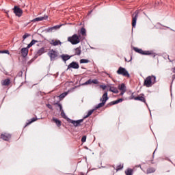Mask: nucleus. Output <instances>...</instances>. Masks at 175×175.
<instances>
[{
    "mask_svg": "<svg viewBox=\"0 0 175 175\" xmlns=\"http://www.w3.org/2000/svg\"><path fill=\"white\" fill-rule=\"evenodd\" d=\"M100 102L106 104V102L109 100V96H107V92H105L102 97L100 98Z\"/></svg>",
    "mask_w": 175,
    "mask_h": 175,
    "instance_id": "14",
    "label": "nucleus"
},
{
    "mask_svg": "<svg viewBox=\"0 0 175 175\" xmlns=\"http://www.w3.org/2000/svg\"><path fill=\"white\" fill-rule=\"evenodd\" d=\"M48 55L50 57L51 61H55L57 57H58V51H56L54 49H51L48 52Z\"/></svg>",
    "mask_w": 175,
    "mask_h": 175,
    "instance_id": "4",
    "label": "nucleus"
},
{
    "mask_svg": "<svg viewBox=\"0 0 175 175\" xmlns=\"http://www.w3.org/2000/svg\"><path fill=\"white\" fill-rule=\"evenodd\" d=\"M80 38H81V36L74 34L72 36L68 38V42H70L71 44H79L80 42Z\"/></svg>",
    "mask_w": 175,
    "mask_h": 175,
    "instance_id": "2",
    "label": "nucleus"
},
{
    "mask_svg": "<svg viewBox=\"0 0 175 175\" xmlns=\"http://www.w3.org/2000/svg\"><path fill=\"white\" fill-rule=\"evenodd\" d=\"M2 85H9L10 84V79H6L1 82Z\"/></svg>",
    "mask_w": 175,
    "mask_h": 175,
    "instance_id": "27",
    "label": "nucleus"
},
{
    "mask_svg": "<svg viewBox=\"0 0 175 175\" xmlns=\"http://www.w3.org/2000/svg\"><path fill=\"white\" fill-rule=\"evenodd\" d=\"M29 36H31V34L28 33H25L23 36V40H25V39H27V38H29Z\"/></svg>",
    "mask_w": 175,
    "mask_h": 175,
    "instance_id": "37",
    "label": "nucleus"
},
{
    "mask_svg": "<svg viewBox=\"0 0 175 175\" xmlns=\"http://www.w3.org/2000/svg\"><path fill=\"white\" fill-rule=\"evenodd\" d=\"M61 27H62V25H55L51 27H48V28L45 29L44 31L46 33L55 32V31H57V29H59V28H61Z\"/></svg>",
    "mask_w": 175,
    "mask_h": 175,
    "instance_id": "7",
    "label": "nucleus"
},
{
    "mask_svg": "<svg viewBox=\"0 0 175 175\" xmlns=\"http://www.w3.org/2000/svg\"><path fill=\"white\" fill-rule=\"evenodd\" d=\"M95 110H96L95 109L89 110L87 115L83 116V120H85V118H88V117H90V116H91L92 114V113H94V111H95Z\"/></svg>",
    "mask_w": 175,
    "mask_h": 175,
    "instance_id": "22",
    "label": "nucleus"
},
{
    "mask_svg": "<svg viewBox=\"0 0 175 175\" xmlns=\"http://www.w3.org/2000/svg\"><path fill=\"white\" fill-rule=\"evenodd\" d=\"M75 55H81V46H79V47L75 49Z\"/></svg>",
    "mask_w": 175,
    "mask_h": 175,
    "instance_id": "21",
    "label": "nucleus"
},
{
    "mask_svg": "<svg viewBox=\"0 0 175 175\" xmlns=\"http://www.w3.org/2000/svg\"><path fill=\"white\" fill-rule=\"evenodd\" d=\"M59 57L62 58L64 62H66V61H69L70 58H72V56L68 54H62L59 56Z\"/></svg>",
    "mask_w": 175,
    "mask_h": 175,
    "instance_id": "15",
    "label": "nucleus"
},
{
    "mask_svg": "<svg viewBox=\"0 0 175 175\" xmlns=\"http://www.w3.org/2000/svg\"><path fill=\"white\" fill-rule=\"evenodd\" d=\"M172 79H173V80H174V79H175V75H174L172 76Z\"/></svg>",
    "mask_w": 175,
    "mask_h": 175,
    "instance_id": "47",
    "label": "nucleus"
},
{
    "mask_svg": "<svg viewBox=\"0 0 175 175\" xmlns=\"http://www.w3.org/2000/svg\"><path fill=\"white\" fill-rule=\"evenodd\" d=\"M0 54H10V52H9V50H3L0 51Z\"/></svg>",
    "mask_w": 175,
    "mask_h": 175,
    "instance_id": "39",
    "label": "nucleus"
},
{
    "mask_svg": "<svg viewBox=\"0 0 175 175\" xmlns=\"http://www.w3.org/2000/svg\"><path fill=\"white\" fill-rule=\"evenodd\" d=\"M47 18H49V16L44 15V16H40V17L35 18L34 19L31 20V23L43 21V20H47Z\"/></svg>",
    "mask_w": 175,
    "mask_h": 175,
    "instance_id": "12",
    "label": "nucleus"
},
{
    "mask_svg": "<svg viewBox=\"0 0 175 175\" xmlns=\"http://www.w3.org/2000/svg\"><path fill=\"white\" fill-rule=\"evenodd\" d=\"M14 13L15 14V15L17 17H21V16H23V10H21V8L17 7V5H15L14 7Z\"/></svg>",
    "mask_w": 175,
    "mask_h": 175,
    "instance_id": "8",
    "label": "nucleus"
},
{
    "mask_svg": "<svg viewBox=\"0 0 175 175\" xmlns=\"http://www.w3.org/2000/svg\"><path fill=\"white\" fill-rule=\"evenodd\" d=\"M126 92H124V91H121L120 94V96H122V95H124V94Z\"/></svg>",
    "mask_w": 175,
    "mask_h": 175,
    "instance_id": "45",
    "label": "nucleus"
},
{
    "mask_svg": "<svg viewBox=\"0 0 175 175\" xmlns=\"http://www.w3.org/2000/svg\"><path fill=\"white\" fill-rule=\"evenodd\" d=\"M105 105H106V104L103 102L98 103L97 105H96L94 107V110H98V109H100V107H103V106H105Z\"/></svg>",
    "mask_w": 175,
    "mask_h": 175,
    "instance_id": "23",
    "label": "nucleus"
},
{
    "mask_svg": "<svg viewBox=\"0 0 175 175\" xmlns=\"http://www.w3.org/2000/svg\"><path fill=\"white\" fill-rule=\"evenodd\" d=\"M68 94V92H63L58 96V98H59V99H64V98H65V96H66Z\"/></svg>",
    "mask_w": 175,
    "mask_h": 175,
    "instance_id": "34",
    "label": "nucleus"
},
{
    "mask_svg": "<svg viewBox=\"0 0 175 175\" xmlns=\"http://www.w3.org/2000/svg\"><path fill=\"white\" fill-rule=\"evenodd\" d=\"M124 101V98H118L116 100L112 101L108 104L109 106H113L114 105H118V103H121V102Z\"/></svg>",
    "mask_w": 175,
    "mask_h": 175,
    "instance_id": "17",
    "label": "nucleus"
},
{
    "mask_svg": "<svg viewBox=\"0 0 175 175\" xmlns=\"http://www.w3.org/2000/svg\"><path fill=\"white\" fill-rule=\"evenodd\" d=\"M166 28H168V29H169L170 27H166Z\"/></svg>",
    "mask_w": 175,
    "mask_h": 175,
    "instance_id": "52",
    "label": "nucleus"
},
{
    "mask_svg": "<svg viewBox=\"0 0 175 175\" xmlns=\"http://www.w3.org/2000/svg\"><path fill=\"white\" fill-rule=\"evenodd\" d=\"M131 98H132V99H134L135 100H139L140 102H144V103H145V105H146V106L148 107V105L146 102V98H144V96H138L137 97H135L133 94H132Z\"/></svg>",
    "mask_w": 175,
    "mask_h": 175,
    "instance_id": "9",
    "label": "nucleus"
},
{
    "mask_svg": "<svg viewBox=\"0 0 175 175\" xmlns=\"http://www.w3.org/2000/svg\"><path fill=\"white\" fill-rule=\"evenodd\" d=\"M92 49L95 50V48H92Z\"/></svg>",
    "mask_w": 175,
    "mask_h": 175,
    "instance_id": "51",
    "label": "nucleus"
},
{
    "mask_svg": "<svg viewBox=\"0 0 175 175\" xmlns=\"http://www.w3.org/2000/svg\"><path fill=\"white\" fill-rule=\"evenodd\" d=\"M108 90L113 94H118L119 91L113 86H109Z\"/></svg>",
    "mask_w": 175,
    "mask_h": 175,
    "instance_id": "19",
    "label": "nucleus"
},
{
    "mask_svg": "<svg viewBox=\"0 0 175 175\" xmlns=\"http://www.w3.org/2000/svg\"><path fill=\"white\" fill-rule=\"evenodd\" d=\"M125 174L126 175H133V170L129 168L125 170Z\"/></svg>",
    "mask_w": 175,
    "mask_h": 175,
    "instance_id": "25",
    "label": "nucleus"
},
{
    "mask_svg": "<svg viewBox=\"0 0 175 175\" xmlns=\"http://www.w3.org/2000/svg\"><path fill=\"white\" fill-rule=\"evenodd\" d=\"M118 90H120V91L126 92V86H125V83H121L119 85Z\"/></svg>",
    "mask_w": 175,
    "mask_h": 175,
    "instance_id": "20",
    "label": "nucleus"
},
{
    "mask_svg": "<svg viewBox=\"0 0 175 175\" xmlns=\"http://www.w3.org/2000/svg\"><path fill=\"white\" fill-rule=\"evenodd\" d=\"M38 55H42V54H44V47H42L37 51Z\"/></svg>",
    "mask_w": 175,
    "mask_h": 175,
    "instance_id": "30",
    "label": "nucleus"
},
{
    "mask_svg": "<svg viewBox=\"0 0 175 175\" xmlns=\"http://www.w3.org/2000/svg\"><path fill=\"white\" fill-rule=\"evenodd\" d=\"M124 167V166H122L121 165L116 167V171L118 172V170H121Z\"/></svg>",
    "mask_w": 175,
    "mask_h": 175,
    "instance_id": "42",
    "label": "nucleus"
},
{
    "mask_svg": "<svg viewBox=\"0 0 175 175\" xmlns=\"http://www.w3.org/2000/svg\"><path fill=\"white\" fill-rule=\"evenodd\" d=\"M88 84H92V79L88 80L86 82L83 83V85H88Z\"/></svg>",
    "mask_w": 175,
    "mask_h": 175,
    "instance_id": "38",
    "label": "nucleus"
},
{
    "mask_svg": "<svg viewBox=\"0 0 175 175\" xmlns=\"http://www.w3.org/2000/svg\"><path fill=\"white\" fill-rule=\"evenodd\" d=\"M146 172H147V174L154 173L155 172V168H154V167L148 168Z\"/></svg>",
    "mask_w": 175,
    "mask_h": 175,
    "instance_id": "33",
    "label": "nucleus"
},
{
    "mask_svg": "<svg viewBox=\"0 0 175 175\" xmlns=\"http://www.w3.org/2000/svg\"><path fill=\"white\" fill-rule=\"evenodd\" d=\"M50 44H51L52 46H58L59 44H62V42L59 40H52L50 42Z\"/></svg>",
    "mask_w": 175,
    "mask_h": 175,
    "instance_id": "18",
    "label": "nucleus"
},
{
    "mask_svg": "<svg viewBox=\"0 0 175 175\" xmlns=\"http://www.w3.org/2000/svg\"><path fill=\"white\" fill-rule=\"evenodd\" d=\"M155 83H157V77L151 75L146 78L144 82V85L148 88L150 87H152V85L155 84Z\"/></svg>",
    "mask_w": 175,
    "mask_h": 175,
    "instance_id": "1",
    "label": "nucleus"
},
{
    "mask_svg": "<svg viewBox=\"0 0 175 175\" xmlns=\"http://www.w3.org/2000/svg\"><path fill=\"white\" fill-rule=\"evenodd\" d=\"M157 25H161V23H157Z\"/></svg>",
    "mask_w": 175,
    "mask_h": 175,
    "instance_id": "49",
    "label": "nucleus"
},
{
    "mask_svg": "<svg viewBox=\"0 0 175 175\" xmlns=\"http://www.w3.org/2000/svg\"><path fill=\"white\" fill-rule=\"evenodd\" d=\"M12 138V135L9 133H3L1 135V139L4 140L5 142H9Z\"/></svg>",
    "mask_w": 175,
    "mask_h": 175,
    "instance_id": "11",
    "label": "nucleus"
},
{
    "mask_svg": "<svg viewBox=\"0 0 175 175\" xmlns=\"http://www.w3.org/2000/svg\"><path fill=\"white\" fill-rule=\"evenodd\" d=\"M82 143H85L87 142V135H83L81 138Z\"/></svg>",
    "mask_w": 175,
    "mask_h": 175,
    "instance_id": "40",
    "label": "nucleus"
},
{
    "mask_svg": "<svg viewBox=\"0 0 175 175\" xmlns=\"http://www.w3.org/2000/svg\"><path fill=\"white\" fill-rule=\"evenodd\" d=\"M107 86H106V85H100V88H102V90H106Z\"/></svg>",
    "mask_w": 175,
    "mask_h": 175,
    "instance_id": "43",
    "label": "nucleus"
},
{
    "mask_svg": "<svg viewBox=\"0 0 175 175\" xmlns=\"http://www.w3.org/2000/svg\"><path fill=\"white\" fill-rule=\"evenodd\" d=\"M137 17H139V10H136L132 14V27L135 28L136 27V23H137Z\"/></svg>",
    "mask_w": 175,
    "mask_h": 175,
    "instance_id": "5",
    "label": "nucleus"
},
{
    "mask_svg": "<svg viewBox=\"0 0 175 175\" xmlns=\"http://www.w3.org/2000/svg\"><path fill=\"white\" fill-rule=\"evenodd\" d=\"M29 50V48H28V46H27L26 48H22L21 53L22 54V57H23V58H25L27 57V55H28V51Z\"/></svg>",
    "mask_w": 175,
    "mask_h": 175,
    "instance_id": "13",
    "label": "nucleus"
},
{
    "mask_svg": "<svg viewBox=\"0 0 175 175\" xmlns=\"http://www.w3.org/2000/svg\"><path fill=\"white\" fill-rule=\"evenodd\" d=\"M61 116L62 117V118H64V120H67L70 119L69 118H68V116H66V114L65 113V111H64V109H62L61 111Z\"/></svg>",
    "mask_w": 175,
    "mask_h": 175,
    "instance_id": "29",
    "label": "nucleus"
},
{
    "mask_svg": "<svg viewBox=\"0 0 175 175\" xmlns=\"http://www.w3.org/2000/svg\"><path fill=\"white\" fill-rule=\"evenodd\" d=\"M80 65L76 62H71L68 66L67 69H79Z\"/></svg>",
    "mask_w": 175,
    "mask_h": 175,
    "instance_id": "10",
    "label": "nucleus"
},
{
    "mask_svg": "<svg viewBox=\"0 0 175 175\" xmlns=\"http://www.w3.org/2000/svg\"><path fill=\"white\" fill-rule=\"evenodd\" d=\"M173 73H175V67L172 70Z\"/></svg>",
    "mask_w": 175,
    "mask_h": 175,
    "instance_id": "46",
    "label": "nucleus"
},
{
    "mask_svg": "<svg viewBox=\"0 0 175 175\" xmlns=\"http://www.w3.org/2000/svg\"><path fill=\"white\" fill-rule=\"evenodd\" d=\"M53 121H54V122H55L57 126H61V120L55 118H53Z\"/></svg>",
    "mask_w": 175,
    "mask_h": 175,
    "instance_id": "28",
    "label": "nucleus"
},
{
    "mask_svg": "<svg viewBox=\"0 0 175 175\" xmlns=\"http://www.w3.org/2000/svg\"><path fill=\"white\" fill-rule=\"evenodd\" d=\"M46 107H48V109H49L50 110H53V105H51V104H46Z\"/></svg>",
    "mask_w": 175,
    "mask_h": 175,
    "instance_id": "41",
    "label": "nucleus"
},
{
    "mask_svg": "<svg viewBox=\"0 0 175 175\" xmlns=\"http://www.w3.org/2000/svg\"><path fill=\"white\" fill-rule=\"evenodd\" d=\"M37 120H38V118H32L31 120L29 121V122H27L25 126H27V125H29L32 124V122H35V121H37Z\"/></svg>",
    "mask_w": 175,
    "mask_h": 175,
    "instance_id": "32",
    "label": "nucleus"
},
{
    "mask_svg": "<svg viewBox=\"0 0 175 175\" xmlns=\"http://www.w3.org/2000/svg\"><path fill=\"white\" fill-rule=\"evenodd\" d=\"M155 151H157V149L154 151V152H153V155H154V154H155Z\"/></svg>",
    "mask_w": 175,
    "mask_h": 175,
    "instance_id": "48",
    "label": "nucleus"
},
{
    "mask_svg": "<svg viewBox=\"0 0 175 175\" xmlns=\"http://www.w3.org/2000/svg\"><path fill=\"white\" fill-rule=\"evenodd\" d=\"M81 69H85V68L81 67Z\"/></svg>",
    "mask_w": 175,
    "mask_h": 175,
    "instance_id": "50",
    "label": "nucleus"
},
{
    "mask_svg": "<svg viewBox=\"0 0 175 175\" xmlns=\"http://www.w3.org/2000/svg\"><path fill=\"white\" fill-rule=\"evenodd\" d=\"M92 83H93V84H98V79H93L92 80Z\"/></svg>",
    "mask_w": 175,
    "mask_h": 175,
    "instance_id": "44",
    "label": "nucleus"
},
{
    "mask_svg": "<svg viewBox=\"0 0 175 175\" xmlns=\"http://www.w3.org/2000/svg\"><path fill=\"white\" fill-rule=\"evenodd\" d=\"M84 121V119H80L78 120H73L72 119H68V122L70 124H72L75 128H77V126H80L81 125V122Z\"/></svg>",
    "mask_w": 175,
    "mask_h": 175,
    "instance_id": "6",
    "label": "nucleus"
},
{
    "mask_svg": "<svg viewBox=\"0 0 175 175\" xmlns=\"http://www.w3.org/2000/svg\"><path fill=\"white\" fill-rule=\"evenodd\" d=\"M116 73L118 75H121L122 76H124V77H131V75H129V72H128V70H126V69L123 67H119Z\"/></svg>",
    "mask_w": 175,
    "mask_h": 175,
    "instance_id": "3",
    "label": "nucleus"
},
{
    "mask_svg": "<svg viewBox=\"0 0 175 175\" xmlns=\"http://www.w3.org/2000/svg\"><path fill=\"white\" fill-rule=\"evenodd\" d=\"M90 62V60L88 59H81L79 61L80 64H88Z\"/></svg>",
    "mask_w": 175,
    "mask_h": 175,
    "instance_id": "35",
    "label": "nucleus"
},
{
    "mask_svg": "<svg viewBox=\"0 0 175 175\" xmlns=\"http://www.w3.org/2000/svg\"><path fill=\"white\" fill-rule=\"evenodd\" d=\"M146 55H151V57H152V58H155V57H157V53L152 52V51H146Z\"/></svg>",
    "mask_w": 175,
    "mask_h": 175,
    "instance_id": "24",
    "label": "nucleus"
},
{
    "mask_svg": "<svg viewBox=\"0 0 175 175\" xmlns=\"http://www.w3.org/2000/svg\"><path fill=\"white\" fill-rule=\"evenodd\" d=\"M133 50L135 51V53H138L139 54H142V55H146V54H148L147 53V51H144L143 49H140L137 47H134Z\"/></svg>",
    "mask_w": 175,
    "mask_h": 175,
    "instance_id": "16",
    "label": "nucleus"
},
{
    "mask_svg": "<svg viewBox=\"0 0 175 175\" xmlns=\"http://www.w3.org/2000/svg\"><path fill=\"white\" fill-rule=\"evenodd\" d=\"M53 105L58 106V107L59 108V110H60V111H61V110H64V109H62V105L61 103H59V101H57L56 103H53Z\"/></svg>",
    "mask_w": 175,
    "mask_h": 175,
    "instance_id": "36",
    "label": "nucleus"
},
{
    "mask_svg": "<svg viewBox=\"0 0 175 175\" xmlns=\"http://www.w3.org/2000/svg\"><path fill=\"white\" fill-rule=\"evenodd\" d=\"M35 43H38V40H32L31 41V42L29 44H28L27 49H31V47H32V46H33V44H35Z\"/></svg>",
    "mask_w": 175,
    "mask_h": 175,
    "instance_id": "26",
    "label": "nucleus"
},
{
    "mask_svg": "<svg viewBox=\"0 0 175 175\" xmlns=\"http://www.w3.org/2000/svg\"><path fill=\"white\" fill-rule=\"evenodd\" d=\"M81 34L82 36H87V31L85 30V28L82 27L81 29Z\"/></svg>",
    "mask_w": 175,
    "mask_h": 175,
    "instance_id": "31",
    "label": "nucleus"
}]
</instances>
